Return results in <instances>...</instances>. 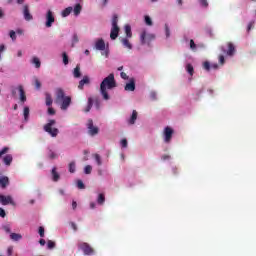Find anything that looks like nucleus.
Listing matches in <instances>:
<instances>
[{"instance_id": "1", "label": "nucleus", "mask_w": 256, "mask_h": 256, "mask_svg": "<svg viewBox=\"0 0 256 256\" xmlns=\"http://www.w3.org/2000/svg\"><path fill=\"white\" fill-rule=\"evenodd\" d=\"M116 87L115 75L109 74L106 78L103 79L100 84V94L105 101H109V99H111L109 96V91H111V89H115Z\"/></svg>"}, {"instance_id": "2", "label": "nucleus", "mask_w": 256, "mask_h": 256, "mask_svg": "<svg viewBox=\"0 0 256 256\" xmlns=\"http://www.w3.org/2000/svg\"><path fill=\"white\" fill-rule=\"evenodd\" d=\"M56 94V103L60 105V109L62 111H67L69 109V105H71V97L66 96L63 89L58 88L55 91Z\"/></svg>"}, {"instance_id": "3", "label": "nucleus", "mask_w": 256, "mask_h": 256, "mask_svg": "<svg viewBox=\"0 0 256 256\" xmlns=\"http://www.w3.org/2000/svg\"><path fill=\"white\" fill-rule=\"evenodd\" d=\"M225 59H227V57H225V55H219L218 56V64L211 63L209 61H204L202 63V69H204V71H207V73H209V71H217V70L221 69V67H223V65H225Z\"/></svg>"}, {"instance_id": "4", "label": "nucleus", "mask_w": 256, "mask_h": 256, "mask_svg": "<svg viewBox=\"0 0 256 256\" xmlns=\"http://www.w3.org/2000/svg\"><path fill=\"white\" fill-rule=\"evenodd\" d=\"M124 31L126 33V37L121 38L120 41L125 49L131 51V49H133V44H131V42L129 41V39L133 37V32H131V25L126 24L124 26Z\"/></svg>"}, {"instance_id": "5", "label": "nucleus", "mask_w": 256, "mask_h": 256, "mask_svg": "<svg viewBox=\"0 0 256 256\" xmlns=\"http://www.w3.org/2000/svg\"><path fill=\"white\" fill-rule=\"evenodd\" d=\"M175 135V128L171 126H165L162 130V141L165 145H170Z\"/></svg>"}, {"instance_id": "6", "label": "nucleus", "mask_w": 256, "mask_h": 256, "mask_svg": "<svg viewBox=\"0 0 256 256\" xmlns=\"http://www.w3.org/2000/svg\"><path fill=\"white\" fill-rule=\"evenodd\" d=\"M78 249L79 251H82L83 255L85 256H94L97 254L95 249L91 247L90 244L87 242H79Z\"/></svg>"}, {"instance_id": "7", "label": "nucleus", "mask_w": 256, "mask_h": 256, "mask_svg": "<svg viewBox=\"0 0 256 256\" xmlns=\"http://www.w3.org/2000/svg\"><path fill=\"white\" fill-rule=\"evenodd\" d=\"M221 51L226 58L229 57L230 59L232 57H235V53H237V50L235 49V44L231 42H228L224 46H222Z\"/></svg>"}, {"instance_id": "8", "label": "nucleus", "mask_w": 256, "mask_h": 256, "mask_svg": "<svg viewBox=\"0 0 256 256\" xmlns=\"http://www.w3.org/2000/svg\"><path fill=\"white\" fill-rule=\"evenodd\" d=\"M55 120H49L44 126V131L51 137H57L59 135V129L55 128Z\"/></svg>"}, {"instance_id": "9", "label": "nucleus", "mask_w": 256, "mask_h": 256, "mask_svg": "<svg viewBox=\"0 0 256 256\" xmlns=\"http://www.w3.org/2000/svg\"><path fill=\"white\" fill-rule=\"evenodd\" d=\"M117 23H119L117 16H113L112 26H111V30H110V39H112V41H115V39H117L119 37L120 29H119V25Z\"/></svg>"}, {"instance_id": "10", "label": "nucleus", "mask_w": 256, "mask_h": 256, "mask_svg": "<svg viewBox=\"0 0 256 256\" xmlns=\"http://www.w3.org/2000/svg\"><path fill=\"white\" fill-rule=\"evenodd\" d=\"M155 40V34L147 31V30H143L140 34V41L142 43V45H149V43L151 41Z\"/></svg>"}, {"instance_id": "11", "label": "nucleus", "mask_w": 256, "mask_h": 256, "mask_svg": "<svg viewBox=\"0 0 256 256\" xmlns=\"http://www.w3.org/2000/svg\"><path fill=\"white\" fill-rule=\"evenodd\" d=\"M44 19L45 27L50 29V27H53V23H55V12L52 10H47Z\"/></svg>"}, {"instance_id": "12", "label": "nucleus", "mask_w": 256, "mask_h": 256, "mask_svg": "<svg viewBox=\"0 0 256 256\" xmlns=\"http://www.w3.org/2000/svg\"><path fill=\"white\" fill-rule=\"evenodd\" d=\"M12 95H17V91L19 93V99L21 103H25L27 101V96L25 95V90L23 89V85H18L12 88Z\"/></svg>"}, {"instance_id": "13", "label": "nucleus", "mask_w": 256, "mask_h": 256, "mask_svg": "<svg viewBox=\"0 0 256 256\" xmlns=\"http://www.w3.org/2000/svg\"><path fill=\"white\" fill-rule=\"evenodd\" d=\"M86 127L87 133L88 135H90V137H95L96 135H99V127L93 124V120H88Z\"/></svg>"}, {"instance_id": "14", "label": "nucleus", "mask_w": 256, "mask_h": 256, "mask_svg": "<svg viewBox=\"0 0 256 256\" xmlns=\"http://www.w3.org/2000/svg\"><path fill=\"white\" fill-rule=\"evenodd\" d=\"M184 69L188 75V82L191 83V81H193V75H195V67H193V64L186 62Z\"/></svg>"}, {"instance_id": "15", "label": "nucleus", "mask_w": 256, "mask_h": 256, "mask_svg": "<svg viewBox=\"0 0 256 256\" xmlns=\"http://www.w3.org/2000/svg\"><path fill=\"white\" fill-rule=\"evenodd\" d=\"M0 203L2 205H15V201H13V197L0 195Z\"/></svg>"}, {"instance_id": "16", "label": "nucleus", "mask_w": 256, "mask_h": 256, "mask_svg": "<svg viewBox=\"0 0 256 256\" xmlns=\"http://www.w3.org/2000/svg\"><path fill=\"white\" fill-rule=\"evenodd\" d=\"M95 49L97 51H105V40H103V38H98L96 40Z\"/></svg>"}, {"instance_id": "17", "label": "nucleus", "mask_w": 256, "mask_h": 256, "mask_svg": "<svg viewBox=\"0 0 256 256\" xmlns=\"http://www.w3.org/2000/svg\"><path fill=\"white\" fill-rule=\"evenodd\" d=\"M51 179L54 183H57L61 179V174L57 172V167H53L51 170Z\"/></svg>"}, {"instance_id": "18", "label": "nucleus", "mask_w": 256, "mask_h": 256, "mask_svg": "<svg viewBox=\"0 0 256 256\" xmlns=\"http://www.w3.org/2000/svg\"><path fill=\"white\" fill-rule=\"evenodd\" d=\"M138 113L136 110H133L130 117L127 118L128 125H135V122L137 121Z\"/></svg>"}, {"instance_id": "19", "label": "nucleus", "mask_w": 256, "mask_h": 256, "mask_svg": "<svg viewBox=\"0 0 256 256\" xmlns=\"http://www.w3.org/2000/svg\"><path fill=\"white\" fill-rule=\"evenodd\" d=\"M124 89L125 91H135V78H130Z\"/></svg>"}, {"instance_id": "20", "label": "nucleus", "mask_w": 256, "mask_h": 256, "mask_svg": "<svg viewBox=\"0 0 256 256\" xmlns=\"http://www.w3.org/2000/svg\"><path fill=\"white\" fill-rule=\"evenodd\" d=\"M47 157L49 159H57V157H59V154L57 153V151H55V149L49 147L47 151Z\"/></svg>"}, {"instance_id": "21", "label": "nucleus", "mask_w": 256, "mask_h": 256, "mask_svg": "<svg viewBox=\"0 0 256 256\" xmlns=\"http://www.w3.org/2000/svg\"><path fill=\"white\" fill-rule=\"evenodd\" d=\"M91 83V80L88 78V76H84L82 80H80L78 89H83L85 85H89Z\"/></svg>"}, {"instance_id": "22", "label": "nucleus", "mask_w": 256, "mask_h": 256, "mask_svg": "<svg viewBox=\"0 0 256 256\" xmlns=\"http://www.w3.org/2000/svg\"><path fill=\"white\" fill-rule=\"evenodd\" d=\"M3 163L7 167H9V165H11V163H13V155L7 154L6 156H4L3 157Z\"/></svg>"}, {"instance_id": "23", "label": "nucleus", "mask_w": 256, "mask_h": 256, "mask_svg": "<svg viewBox=\"0 0 256 256\" xmlns=\"http://www.w3.org/2000/svg\"><path fill=\"white\" fill-rule=\"evenodd\" d=\"M82 9H83V6H81V4H76L74 8H72V11L75 17H79V15H81Z\"/></svg>"}, {"instance_id": "24", "label": "nucleus", "mask_w": 256, "mask_h": 256, "mask_svg": "<svg viewBox=\"0 0 256 256\" xmlns=\"http://www.w3.org/2000/svg\"><path fill=\"white\" fill-rule=\"evenodd\" d=\"M73 13V7L69 6L61 11V17H69Z\"/></svg>"}, {"instance_id": "25", "label": "nucleus", "mask_w": 256, "mask_h": 256, "mask_svg": "<svg viewBox=\"0 0 256 256\" xmlns=\"http://www.w3.org/2000/svg\"><path fill=\"white\" fill-rule=\"evenodd\" d=\"M24 19L26 21H31L33 19V16L31 15V13H29V8L27 6H24Z\"/></svg>"}, {"instance_id": "26", "label": "nucleus", "mask_w": 256, "mask_h": 256, "mask_svg": "<svg viewBox=\"0 0 256 256\" xmlns=\"http://www.w3.org/2000/svg\"><path fill=\"white\" fill-rule=\"evenodd\" d=\"M8 185H9V178L7 176H2L0 178V187H2V189H5V187Z\"/></svg>"}, {"instance_id": "27", "label": "nucleus", "mask_w": 256, "mask_h": 256, "mask_svg": "<svg viewBox=\"0 0 256 256\" xmlns=\"http://www.w3.org/2000/svg\"><path fill=\"white\" fill-rule=\"evenodd\" d=\"M164 33L166 39H169V37H171V26L169 25V23L164 24Z\"/></svg>"}, {"instance_id": "28", "label": "nucleus", "mask_w": 256, "mask_h": 256, "mask_svg": "<svg viewBox=\"0 0 256 256\" xmlns=\"http://www.w3.org/2000/svg\"><path fill=\"white\" fill-rule=\"evenodd\" d=\"M10 239L12 241H21V239H23V235L19 233H10Z\"/></svg>"}, {"instance_id": "29", "label": "nucleus", "mask_w": 256, "mask_h": 256, "mask_svg": "<svg viewBox=\"0 0 256 256\" xmlns=\"http://www.w3.org/2000/svg\"><path fill=\"white\" fill-rule=\"evenodd\" d=\"M188 45H189L191 51H197V49H199V47H201V45L195 44V41H193V39L188 41Z\"/></svg>"}, {"instance_id": "30", "label": "nucleus", "mask_w": 256, "mask_h": 256, "mask_svg": "<svg viewBox=\"0 0 256 256\" xmlns=\"http://www.w3.org/2000/svg\"><path fill=\"white\" fill-rule=\"evenodd\" d=\"M31 63L32 65H35L36 69H39V67H41V60L37 57H33L31 59Z\"/></svg>"}, {"instance_id": "31", "label": "nucleus", "mask_w": 256, "mask_h": 256, "mask_svg": "<svg viewBox=\"0 0 256 256\" xmlns=\"http://www.w3.org/2000/svg\"><path fill=\"white\" fill-rule=\"evenodd\" d=\"M144 23L148 27H153V20L151 19V17L149 15L144 16Z\"/></svg>"}, {"instance_id": "32", "label": "nucleus", "mask_w": 256, "mask_h": 256, "mask_svg": "<svg viewBox=\"0 0 256 256\" xmlns=\"http://www.w3.org/2000/svg\"><path fill=\"white\" fill-rule=\"evenodd\" d=\"M17 33L21 35V30H17V32L12 30L9 32V36L12 39V41H17Z\"/></svg>"}, {"instance_id": "33", "label": "nucleus", "mask_w": 256, "mask_h": 256, "mask_svg": "<svg viewBox=\"0 0 256 256\" xmlns=\"http://www.w3.org/2000/svg\"><path fill=\"white\" fill-rule=\"evenodd\" d=\"M104 204H105V194H98L97 205H104Z\"/></svg>"}, {"instance_id": "34", "label": "nucleus", "mask_w": 256, "mask_h": 256, "mask_svg": "<svg viewBox=\"0 0 256 256\" xmlns=\"http://www.w3.org/2000/svg\"><path fill=\"white\" fill-rule=\"evenodd\" d=\"M79 43V36L77 34L72 35L71 47H75Z\"/></svg>"}, {"instance_id": "35", "label": "nucleus", "mask_w": 256, "mask_h": 256, "mask_svg": "<svg viewBox=\"0 0 256 256\" xmlns=\"http://www.w3.org/2000/svg\"><path fill=\"white\" fill-rule=\"evenodd\" d=\"M32 83L36 89H41V81L39 80V78L34 77L32 79Z\"/></svg>"}, {"instance_id": "36", "label": "nucleus", "mask_w": 256, "mask_h": 256, "mask_svg": "<svg viewBox=\"0 0 256 256\" xmlns=\"http://www.w3.org/2000/svg\"><path fill=\"white\" fill-rule=\"evenodd\" d=\"M73 76L76 79H79V77H81V68L79 66H77L74 71H73Z\"/></svg>"}, {"instance_id": "37", "label": "nucleus", "mask_w": 256, "mask_h": 256, "mask_svg": "<svg viewBox=\"0 0 256 256\" xmlns=\"http://www.w3.org/2000/svg\"><path fill=\"white\" fill-rule=\"evenodd\" d=\"M23 115H24V121L27 123V121H29V107L28 106L24 107Z\"/></svg>"}, {"instance_id": "38", "label": "nucleus", "mask_w": 256, "mask_h": 256, "mask_svg": "<svg viewBox=\"0 0 256 256\" xmlns=\"http://www.w3.org/2000/svg\"><path fill=\"white\" fill-rule=\"evenodd\" d=\"M198 5H200L202 9H207V7H209V2L207 0H199Z\"/></svg>"}, {"instance_id": "39", "label": "nucleus", "mask_w": 256, "mask_h": 256, "mask_svg": "<svg viewBox=\"0 0 256 256\" xmlns=\"http://www.w3.org/2000/svg\"><path fill=\"white\" fill-rule=\"evenodd\" d=\"M46 105L47 107H51V105H53V98H51V94H46Z\"/></svg>"}, {"instance_id": "40", "label": "nucleus", "mask_w": 256, "mask_h": 256, "mask_svg": "<svg viewBox=\"0 0 256 256\" xmlns=\"http://www.w3.org/2000/svg\"><path fill=\"white\" fill-rule=\"evenodd\" d=\"M93 171V166L92 165H86L84 167V173L85 175H91V172Z\"/></svg>"}, {"instance_id": "41", "label": "nucleus", "mask_w": 256, "mask_h": 256, "mask_svg": "<svg viewBox=\"0 0 256 256\" xmlns=\"http://www.w3.org/2000/svg\"><path fill=\"white\" fill-rule=\"evenodd\" d=\"M93 107V98H89L88 99V105L85 109L86 113H89V111H91V108Z\"/></svg>"}, {"instance_id": "42", "label": "nucleus", "mask_w": 256, "mask_h": 256, "mask_svg": "<svg viewBox=\"0 0 256 256\" xmlns=\"http://www.w3.org/2000/svg\"><path fill=\"white\" fill-rule=\"evenodd\" d=\"M128 145H129V142H127V139H122L121 141H120V147H121V149H127V147H128Z\"/></svg>"}, {"instance_id": "43", "label": "nucleus", "mask_w": 256, "mask_h": 256, "mask_svg": "<svg viewBox=\"0 0 256 256\" xmlns=\"http://www.w3.org/2000/svg\"><path fill=\"white\" fill-rule=\"evenodd\" d=\"M6 50L7 47L5 46V44H0V61L1 59H3V53H5Z\"/></svg>"}, {"instance_id": "44", "label": "nucleus", "mask_w": 256, "mask_h": 256, "mask_svg": "<svg viewBox=\"0 0 256 256\" xmlns=\"http://www.w3.org/2000/svg\"><path fill=\"white\" fill-rule=\"evenodd\" d=\"M76 169H77V166L75 165V162H71L69 164V173H75Z\"/></svg>"}, {"instance_id": "45", "label": "nucleus", "mask_w": 256, "mask_h": 256, "mask_svg": "<svg viewBox=\"0 0 256 256\" xmlns=\"http://www.w3.org/2000/svg\"><path fill=\"white\" fill-rule=\"evenodd\" d=\"M94 159H95L97 165H99V166L103 165V161L101 160V156L99 154H95Z\"/></svg>"}, {"instance_id": "46", "label": "nucleus", "mask_w": 256, "mask_h": 256, "mask_svg": "<svg viewBox=\"0 0 256 256\" xmlns=\"http://www.w3.org/2000/svg\"><path fill=\"white\" fill-rule=\"evenodd\" d=\"M10 148L9 147H4L0 150V159L3 157V155H7L9 153Z\"/></svg>"}, {"instance_id": "47", "label": "nucleus", "mask_w": 256, "mask_h": 256, "mask_svg": "<svg viewBox=\"0 0 256 256\" xmlns=\"http://www.w3.org/2000/svg\"><path fill=\"white\" fill-rule=\"evenodd\" d=\"M62 57H63V63L64 65H69V56H67V53H63L62 54Z\"/></svg>"}, {"instance_id": "48", "label": "nucleus", "mask_w": 256, "mask_h": 256, "mask_svg": "<svg viewBox=\"0 0 256 256\" xmlns=\"http://www.w3.org/2000/svg\"><path fill=\"white\" fill-rule=\"evenodd\" d=\"M76 187H78V189H85V184L82 180H77Z\"/></svg>"}, {"instance_id": "49", "label": "nucleus", "mask_w": 256, "mask_h": 256, "mask_svg": "<svg viewBox=\"0 0 256 256\" xmlns=\"http://www.w3.org/2000/svg\"><path fill=\"white\" fill-rule=\"evenodd\" d=\"M47 247L48 249H55V242L48 240Z\"/></svg>"}, {"instance_id": "50", "label": "nucleus", "mask_w": 256, "mask_h": 256, "mask_svg": "<svg viewBox=\"0 0 256 256\" xmlns=\"http://www.w3.org/2000/svg\"><path fill=\"white\" fill-rule=\"evenodd\" d=\"M2 229H4L6 233H11V225L9 224L2 226Z\"/></svg>"}, {"instance_id": "51", "label": "nucleus", "mask_w": 256, "mask_h": 256, "mask_svg": "<svg viewBox=\"0 0 256 256\" xmlns=\"http://www.w3.org/2000/svg\"><path fill=\"white\" fill-rule=\"evenodd\" d=\"M38 233H39L40 237H45V228L40 226L38 229Z\"/></svg>"}, {"instance_id": "52", "label": "nucleus", "mask_w": 256, "mask_h": 256, "mask_svg": "<svg viewBox=\"0 0 256 256\" xmlns=\"http://www.w3.org/2000/svg\"><path fill=\"white\" fill-rule=\"evenodd\" d=\"M7 255L10 256V255H13V246H9L7 248Z\"/></svg>"}, {"instance_id": "53", "label": "nucleus", "mask_w": 256, "mask_h": 256, "mask_svg": "<svg viewBox=\"0 0 256 256\" xmlns=\"http://www.w3.org/2000/svg\"><path fill=\"white\" fill-rule=\"evenodd\" d=\"M150 98L153 100L157 99V92L155 91L150 92Z\"/></svg>"}, {"instance_id": "54", "label": "nucleus", "mask_w": 256, "mask_h": 256, "mask_svg": "<svg viewBox=\"0 0 256 256\" xmlns=\"http://www.w3.org/2000/svg\"><path fill=\"white\" fill-rule=\"evenodd\" d=\"M120 77H121L122 79H124V80L129 79V76H128L127 73H125V72H121V73H120Z\"/></svg>"}, {"instance_id": "55", "label": "nucleus", "mask_w": 256, "mask_h": 256, "mask_svg": "<svg viewBox=\"0 0 256 256\" xmlns=\"http://www.w3.org/2000/svg\"><path fill=\"white\" fill-rule=\"evenodd\" d=\"M162 161H169L171 159V156L170 155H163L161 157Z\"/></svg>"}, {"instance_id": "56", "label": "nucleus", "mask_w": 256, "mask_h": 256, "mask_svg": "<svg viewBox=\"0 0 256 256\" xmlns=\"http://www.w3.org/2000/svg\"><path fill=\"white\" fill-rule=\"evenodd\" d=\"M90 209H97V203L96 202H90Z\"/></svg>"}, {"instance_id": "57", "label": "nucleus", "mask_w": 256, "mask_h": 256, "mask_svg": "<svg viewBox=\"0 0 256 256\" xmlns=\"http://www.w3.org/2000/svg\"><path fill=\"white\" fill-rule=\"evenodd\" d=\"M107 3H109V0H102V1L100 2V6H101V7H105V6L107 5Z\"/></svg>"}, {"instance_id": "58", "label": "nucleus", "mask_w": 256, "mask_h": 256, "mask_svg": "<svg viewBox=\"0 0 256 256\" xmlns=\"http://www.w3.org/2000/svg\"><path fill=\"white\" fill-rule=\"evenodd\" d=\"M54 114H55V110L52 107L48 108V115H54Z\"/></svg>"}, {"instance_id": "59", "label": "nucleus", "mask_w": 256, "mask_h": 256, "mask_svg": "<svg viewBox=\"0 0 256 256\" xmlns=\"http://www.w3.org/2000/svg\"><path fill=\"white\" fill-rule=\"evenodd\" d=\"M5 210L3 208H0V217L5 218Z\"/></svg>"}, {"instance_id": "60", "label": "nucleus", "mask_w": 256, "mask_h": 256, "mask_svg": "<svg viewBox=\"0 0 256 256\" xmlns=\"http://www.w3.org/2000/svg\"><path fill=\"white\" fill-rule=\"evenodd\" d=\"M39 244H40L42 247H45V244H46L45 239H40V240H39Z\"/></svg>"}, {"instance_id": "61", "label": "nucleus", "mask_w": 256, "mask_h": 256, "mask_svg": "<svg viewBox=\"0 0 256 256\" xmlns=\"http://www.w3.org/2000/svg\"><path fill=\"white\" fill-rule=\"evenodd\" d=\"M16 55L17 57H23V51L18 50Z\"/></svg>"}, {"instance_id": "62", "label": "nucleus", "mask_w": 256, "mask_h": 256, "mask_svg": "<svg viewBox=\"0 0 256 256\" xmlns=\"http://www.w3.org/2000/svg\"><path fill=\"white\" fill-rule=\"evenodd\" d=\"M253 24H254V22H250V23L248 24L247 31H249L250 29H252Z\"/></svg>"}, {"instance_id": "63", "label": "nucleus", "mask_w": 256, "mask_h": 256, "mask_svg": "<svg viewBox=\"0 0 256 256\" xmlns=\"http://www.w3.org/2000/svg\"><path fill=\"white\" fill-rule=\"evenodd\" d=\"M72 209H77V202L76 201L72 202Z\"/></svg>"}, {"instance_id": "64", "label": "nucleus", "mask_w": 256, "mask_h": 256, "mask_svg": "<svg viewBox=\"0 0 256 256\" xmlns=\"http://www.w3.org/2000/svg\"><path fill=\"white\" fill-rule=\"evenodd\" d=\"M177 5L179 7H182L183 6V0H177Z\"/></svg>"}]
</instances>
